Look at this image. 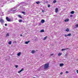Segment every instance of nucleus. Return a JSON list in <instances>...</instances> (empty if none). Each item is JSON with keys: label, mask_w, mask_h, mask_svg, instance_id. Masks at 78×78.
Wrapping results in <instances>:
<instances>
[{"label": "nucleus", "mask_w": 78, "mask_h": 78, "mask_svg": "<svg viewBox=\"0 0 78 78\" xmlns=\"http://www.w3.org/2000/svg\"><path fill=\"white\" fill-rule=\"evenodd\" d=\"M49 66V64H48V63L45 64L44 65H43V66H41L40 68L39 69H38V70H41V69L42 67H44V69H47V68H48V67Z\"/></svg>", "instance_id": "1"}, {"label": "nucleus", "mask_w": 78, "mask_h": 78, "mask_svg": "<svg viewBox=\"0 0 78 78\" xmlns=\"http://www.w3.org/2000/svg\"><path fill=\"white\" fill-rule=\"evenodd\" d=\"M16 7H14L13 8H12V9H10V12L12 11V12H13L14 11H16V9H16Z\"/></svg>", "instance_id": "2"}, {"label": "nucleus", "mask_w": 78, "mask_h": 78, "mask_svg": "<svg viewBox=\"0 0 78 78\" xmlns=\"http://www.w3.org/2000/svg\"><path fill=\"white\" fill-rule=\"evenodd\" d=\"M6 19L8 22H10L11 21V19H10V18H8V17H6Z\"/></svg>", "instance_id": "3"}, {"label": "nucleus", "mask_w": 78, "mask_h": 78, "mask_svg": "<svg viewBox=\"0 0 78 78\" xmlns=\"http://www.w3.org/2000/svg\"><path fill=\"white\" fill-rule=\"evenodd\" d=\"M0 22H1V23H3L4 22V20H3V19L0 18Z\"/></svg>", "instance_id": "4"}, {"label": "nucleus", "mask_w": 78, "mask_h": 78, "mask_svg": "<svg viewBox=\"0 0 78 78\" xmlns=\"http://www.w3.org/2000/svg\"><path fill=\"white\" fill-rule=\"evenodd\" d=\"M3 4L2 3L0 2V8L1 7H3Z\"/></svg>", "instance_id": "5"}, {"label": "nucleus", "mask_w": 78, "mask_h": 78, "mask_svg": "<svg viewBox=\"0 0 78 78\" xmlns=\"http://www.w3.org/2000/svg\"><path fill=\"white\" fill-rule=\"evenodd\" d=\"M23 68H22L18 72V73H20V72H21L22 71H23Z\"/></svg>", "instance_id": "6"}, {"label": "nucleus", "mask_w": 78, "mask_h": 78, "mask_svg": "<svg viewBox=\"0 0 78 78\" xmlns=\"http://www.w3.org/2000/svg\"><path fill=\"white\" fill-rule=\"evenodd\" d=\"M58 8H56L55 10V12H58Z\"/></svg>", "instance_id": "7"}, {"label": "nucleus", "mask_w": 78, "mask_h": 78, "mask_svg": "<svg viewBox=\"0 0 78 78\" xmlns=\"http://www.w3.org/2000/svg\"><path fill=\"white\" fill-rule=\"evenodd\" d=\"M45 22V20H41V23H44Z\"/></svg>", "instance_id": "8"}, {"label": "nucleus", "mask_w": 78, "mask_h": 78, "mask_svg": "<svg viewBox=\"0 0 78 78\" xmlns=\"http://www.w3.org/2000/svg\"><path fill=\"white\" fill-rule=\"evenodd\" d=\"M69 49L68 48H65V49H62V51H64V50H67Z\"/></svg>", "instance_id": "9"}, {"label": "nucleus", "mask_w": 78, "mask_h": 78, "mask_svg": "<svg viewBox=\"0 0 78 78\" xmlns=\"http://www.w3.org/2000/svg\"><path fill=\"white\" fill-rule=\"evenodd\" d=\"M69 20V19H67L65 20L64 21L65 22H68Z\"/></svg>", "instance_id": "10"}, {"label": "nucleus", "mask_w": 78, "mask_h": 78, "mask_svg": "<svg viewBox=\"0 0 78 78\" xmlns=\"http://www.w3.org/2000/svg\"><path fill=\"white\" fill-rule=\"evenodd\" d=\"M64 66V64L63 63H61L60 64V67H62V66Z\"/></svg>", "instance_id": "11"}, {"label": "nucleus", "mask_w": 78, "mask_h": 78, "mask_svg": "<svg viewBox=\"0 0 78 78\" xmlns=\"http://www.w3.org/2000/svg\"><path fill=\"white\" fill-rule=\"evenodd\" d=\"M30 42V41H26L25 42L26 44H28L29 42Z\"/></svg>", "instance_id": "12"}, {"label": "nucleus", "mask_w": 78, "mask_h": 78, "mask_svg": "<svg viewBox=\"0 0 78 78\" xmlns=\"http://www.w3.org/2000/svg\"><path fill=\"white\" fill-rule=\"evenodd\" d=\"M20 54H21V53L20 52L18 53L17 54L18 56H20Z\"/></svg>", "instance_id": "13"}, {"label": "nucleus", "mask_w": 78, "mask_h": 78, "mask_svg": "<svg viewBox=\"0 0 78 78\" xmlns=\"http://www.w3.org/2000/svg\"><path fill=\"white\" fill-rule=\"evenodd\" d=\"M45 32V30H41V31H40V32H41V33H42V32Z\"/></svg>", "instance_id": "14"}, {"label": "nucleus", "mask_w": 78, "mask_h": 78, "mask_svg": "<svg viewBox=\"0 0 78 78\" xmlns=\"http://www.w3.org/2000/svg\"><path fill=\"white\" fill-rule=\"evenodd\" d=\"M34 53H35V51L34 50H33L31 52V53H32V54Z\"/></svg>", "instance_id": "15"}, {"label": "nucleus", "mask_w": 78, "mask_h": 78, "mask_svg": "<svg viewBox=\"0 0 78 78\" xmlns=\"http://www.w3.org/2000/svg\"><path fill=\"white\" fill-rule=\"evenodd\" d=\"M22 14H23L24 15H25V14H26L25 13V12H22Z\"/></svg>", "instance_id": "16"}, {"label": "nucleus", "mask_w": 78, "mask_h": 78, "mask_svg": "<svg viewBox=\"0 0 78 78\" xmlns=\"http://www.w3.org/2000/svg\"><path fill=\"white\" fill-rule=\"evenodd\" d=\"M18 17H20V18L21 19H22V16H21L19 15L18 16Z\"/></svg>", "instance_id": "17"}, {"label": "nucleus", "mask_w": 78, "mask_h": 78, "mask_svg": "<svg viewBox=\"0 0 78 78\" xmlns=\"http://www.w3.org/2000/svg\"><path fill=\"white\" fill-rule=\"evenodd\" d=\"M11 43H12V42H11V41H10L9 42L8 44L9 45H11Z\"/></svg>", "instance_id": "18"}, {"label": "nucleus", "mask_w": 78, "mask_h": 78, "mask_svg": "<svg viewBox=\"0 0 78 78\" xmlns=\"http://www.w3.org/2000/svg\"><path fill=\"white\" fill-rule=\"evenodd\" d=\"M71 14H74V11H72L71 12Z\"/></svg>", "instance_id": "19"}, {"label": "nucleus", "mask_w": 78, "mask_h": 78, "mask_svg": "<svg viewBox=\"0 0 78 78\" xmlns=\"http://www.w3.org/2000/svg\"><path fill=\"white\" fill-rule=\"evenodd\" d=\"M2 14H3V12H2V11H0V15H1V16H2Z\"/></svg>", "instance_id": "20"}, {"label": "nucleus", "mask_w": 78, "mask_h": 78, "mask_svg": "<svg viewBox=\"0 0 78 78\" xmlns=\"http://www.w3.org/2000/svg\"><path fill=\"white\" fill-rule=\"evenodd\" d=\"M66 31H69V28H67L66 29Z\"/></svg>", "instance_id": "21"}, {"label": "nucleus", "mask_w": 78, "mask_h": 78, "mask_svg": "<svg viewBox=\"0 0 78 78\" xmlns=\"http://www.w3.org/2000/svg\"><path fill=\"white\" fill-rule=\"evenodd\" d=\"M47 38V36L45 37L44 38L43 40H44V41H45V39H46Z\"/></svg>", "instance_id": "22"}, {"label": "nucleus", "mask_w": 78, "mask_h": 78, "mask_svg": "<svg viewBox=\"0 0 78 78\" xmlns=\"http://www.w3.org/2000/svg\"><path fill=\"white\" fill-rule=\"evenodd\" d=\"M36 3L38 5L40 3V2H39V1L37 2H36Z\"/></svg>", "instance_id": "23"}, {"label": "nucleus", "mask_w": 78, "mask_h": 78, "mask_svg": "<svg viewBox=\"0 0 78 78\" xmlns=\"http://www.w3.org/2000/svg\"><path fill=\"white\" fill-rule=\"evenodd\" d=\"M19 22H22V20H19Z\"/></svg>", "instance_id": "24"}, {"label": "nucleus", "mask_w": 78, "mask_h": 78, "mask_svg": "<svg viewBox=\"0 0 78 78\" xmlns=\"http://www.w3.org/2000/svg\"><path fill=\"white\" fill-rule=\"evenodd\" d=\"M71 35H72L71 34H68V36H71Z\"/></svg>", "instance_id": "25"}, {"label": "nucleus", "mask_w": 78, "mask_h": 78, "mask_svg": "<svg viewBox=\"0 0 78 78\" xmlns=\"http://www.w3.org/2000/svg\"><path fill=\"white\" fill-rule=\"evenodd\" d=\"M61 55H62V54L61 53H59L58 54V56H61Z\"/></svg>", "instance_id": "26"}, {"label": "nucleus", "mask_w": 78, "mask_h": 78, "mask_svg": "<svg viewBox=\"0 0 78 78\" xmlns=\"http://www.w3.org/2000/svg\"><path fill=\"white\" fill-rule=\"evenodd\" d=\"M56 1L55 0L53 1V3H56Z\"/></svg>", "instance_id": "27"}, {"label": "nucleus", "mask_w": 78, "mask_h": 78, "mask_svg": "<svg viewBox=\"0 0 78 78\" xmlns=\"http://www.w3.org/2000/svg\"><path fill=\"white\" fill-rule=\"evenodd\" d=\"M13 43L17 44V42L16 41H14Z\"/></svg>", "instance_id": "28"}, {"label": "nucleus", "mask_w": 78, "mask_h": 78, "mask_svg": "<svg viewBox=\"0 0 78 78\" xmlns=\"http://www.w3.org/2000/svg\"><path fill=\"white\" fill-rule=\"evenodd\" d=\"M6 36H9V34H7Z\"/></svg>", "instance_id": "29"}, {"label": "nucleus", "mask_w": 78, "mask_h": 78, "mask_svg": "<svg viewBox=\"0 0 78 78\" xmlns=\"http://www.w3.org/2000/svg\"><path fill=\"white\" fill-rule=\"evenodd\" d=\"M64 36H65V37H67V36H68V35H65Z\"/></svg>", "instance_id": "30"}, {"label": "nucleus", "mask_w": 78, "mask_h": 78, "mask_svg": "<svg viewBox=\"0 0 78 78\" xmlns=\"http://www.w3.org/2000/svg\"><path fill=\"white\" fill-rule=\"evenodd\" d=\"M15 67H16V68H17L18 67V65H16L15 66Z\"/></svg>", "instance_id": "31"}, {"label": "nucleus", "mask_w": 78, "mask_h": 78, "mask_svg": "<svg viewBox=\"0 0 78 78\" xmlns=\"http://www.w3.org/2000/svg\"><path fill=\"white\" fill-rule=\"evenodd\" d=\"M48 8H50V5H48Z\"/></svg>", "instance_id": "32"}, {"label": "nucleus", "mask_w": 78, "mask_h": 78, "mask_svg": "<svg viewBox=\"0 0 78 78\" xmlns=\"http://www.w3.org/2000/svg\"><path fill=\"white\" fill-rule=\"evenodd\" d=\"M53 54H52L50 55V56H53Z\"/></svg>", "instance_id": "33"}, {"label": "nucleus", "mask_w": 78, "mask_h": 78, "mask_svg": "<svg viewBox=\"0 0 78 78\" xmlns=\"http://www.w3.org/2000/svg\"><path fill=\"white\" fill-rule=\"evenodd\" d=\"M73 16V15H70V17H72Z\"/></svg>", "instance_id": "34"}, {"label": "nucleus", "mask_w": 78, "mask_h": 78, "mask_svg": "<svg viewBox=\"0 0 78 78\" xmlns=\"http://www.w3.org/2000/svg\"><path fill=\"white\" fill-rule=\"evenodd\" d=\"M20 5H19V4H17L16 6H19Z\"/></svg>", "instance_id": "35"}, {"label": "nucleus", "mask_w": 78, "mask_h": 78, "mask_svg": "<svg viewBox=\"0 0 78 78\" xmlns=\"http://www.w3.org/2000/svg\"><path fill=\"white\" fill-rule=\"evenodd\" d=\"M66 73H69V72H68V71H66Z\"/></svg>", "instance_id": "36"}, {"label": "nucleus", "mask_w": 78, "mask_h": 78, "mask_svg": "<svg viewBox=\"0 0 78 78\" xmlns=\"http://www.w3.org/2000/svg\"><path fill=\"white\" fill-rule=\"evenodd\" d=\"M60 74L61 75H62V74H63V73H62V72H61L60 73Z\"/></svg>", "instance_id": "37"}, {"label": "nucleus", "mask_w": 78, "mask_h": 78, "mask_svg": "<svg viewBox=\"0 0 78 78\" xmlns=\"http://www.w3.org/2000/svg\"><path fill=\"white\" fill-rule=\"evenodd\" d=\"M5 26H7V24L5 23Z\"/></svg>", "instance_id": "38"}, {"label": "nucleus", "mask_w": 78, "mask_h": 78, "mask_svg": "<svg viewBox=\"0 0 78 78\" xmlns=\"http://www.w3.org/2000/svg\"><path fill=\"white\" fill-rule=\"evenodd\" d=\"M42 12H44V10H42Z\"/></svg>", "instance_id": "39"}, {"label": "nucleus", "mask_w": 78, "mask_h": 78, "mask_svg": "<svg viewBox=\"0 0 78 78\" xmlns=\"http://www.w3.org/2000/svg\"><path fill=\"white\" fill-rule=\"evenodd\" d=\"M20 36H22V35L21 34V35H20Z\"/></svg>", "instance_id": "40"}, {"label": "nucleus", "mask_w": 78, "mask_h": 78, "mask_svg": "<svg viewBox=\"0 0 78 78\" xmlns=\"http://www.w3.org/2000/svg\"><path fill=\"white\" fill-rule=\"evenodd\" d=\"M66 56H67V54H66Z\"/></svg>", "instance_id": "41"}, {"label": "nucleus", "mask_w": 78, "mask_h": 78, "mask_svg": "<svg viewBox=\"0 0 78 78\" xmlns=\"http://www.w3.org/2000/svg\"><path fill=\"white\" fill-rule=\"evenodd\" d=\"M0 10H1V9H0Z\"/></svg>", "instance_id": "42"}, {"label": "nucleus", "mask_w": 78, "mask_h": 78, "mask_svg": "<svg viewBox=\"0 0 78 78\" xmlns=\"http://www.w3.org/2000/svg\"><path fill=\"white\" fill-rule=\"evenodd\" d=\"M68 1H69V0H68Z\"/></svg>", "instance_id": "43"}, {"label": "nucleus", "mask_w": 78, "mask_h": 78, "mask_svg": "<svg viewBox=\"0 0 78 78\" xmlns=\"http://www.w3.org/2000/svg\"><path fill=\"white\" fill-rule=\"evenodd\" d=\"M6 61V59H5Z\"/></svg>", "instance_id": "44"}]
</instances>
